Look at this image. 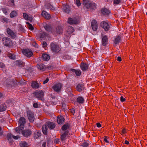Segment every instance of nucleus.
Returning <instances> with one entry per match:
<instances>
[{"label": "nucleus", "instance_id": "nucleus-1", "mask_svg": "<svg viewBox=\"0 0 147 147\" xmlns=\"http://www.w3.org/2000/svg\"><path fill=\"white\" fill-rule=\"evenodd\" d=\"M50 48L52 52L56 54H58L61 50V46L55 42L51 43L50 45Z\"/></svg>", "mask_w": 147, "mask_h": 147}, {"label": "nucleus", "instance_id": "nucleus-2", "mask_svg": "<svg viewBox=\"0 0 147 147\" xmlns=\"http://www.w3.org/2000/svg\"><path fill=\"white\" fill-rule=\"evenodd\" d=\"M2 41L3 45L9 48L12 47L13 45V42L11 39L8 37H3Z\"/></svg>", "mask_w": 147, "mask_h": 147}, {"label": "nucleus", "instance_id": "nucleus-3", "mask_svg": "<svg viewBox=\"0 0 147 147\" xmlns=\"http://www.w3.org/2000/svg\"><path fill=\"white\" fill-rule=\"evenodd\" d=\"M34 95L38 99L42 101L44 100V92L43 90H36L33 93Z\"/></svg>", "mask_w": 147, "mask_h": 147}, {"label": "nucleus", "instance_id": "nucleus-4", "mask_svg": "<svg viewBox=\"0 0 147 147\" xmlns=\"http://www.w3.org/2000/svg\"><path fill=\"white\" fill-rule=\"evenodd\" d=\"M100 26L106 32H108L111 28V24L108 22L103 21L100 23Z\"/></svg>", "mask_w": 147, "mask_h": 147}, {"label": "nucleus", "instance_id": "nucleus-5", "mask_svg": "<svg viewBox=\"0 0 147 147\" xmlns=\"http://www.w3.org/2000/svg\"><path fill=\"white\" fill-rule=\"evenodd\" d=\"M23 54L27 57L30 58L33 55V53L32 50L30 49H23L22 50Z\"/></svg>", "mask_w": 147, "mask_h": 147}, {"label": "nucleus", "instance_id": "nucleus-6", "mask_svg": "<svg viewBox=\"0 0 147 147\" xmlns=\"http://www.w3.org/2000/svg\"><path fill=\"white\" fill-rule=\"evenodd\" d=\"M47 35V34L43 31H40L36 34V37L40 40L45 39Z\"/></svg>", "mask_w": 147, "mask_h": 147}, {"label": "nucleus", "instance_id": "nucleus-7", "mask_svg": "<svg viewBox=\"0 0 147 147\" xmlns=\"http://www.w3.org/2000/svg\"><path fill=\"white\" fill-rule=\"evenodd\" d=\"M6 32L8 36L11 38V39H14L16 38L17 36L16 34L10 28H7Z\"/></svg>", "mask_w": 147, "mask_h": 147}, {"label": "nucleus", "instance_id": "nucleus-8", "mask_svg": "<svg viewBox=\"0 0 147 147\" xmlns=\"http://www.w3.org/2000/svg\"><path fill=\"white\" fill-rule=\"evenodd\" d=\"M28 119L31 122H33L34 119V113L30 110H28L27 111Z\"/></svg>", "mask_w": 147, "mask_h": 147}, {"label": "nucleus", "instance_id": "nucleus-9", "mask_svg": "<svg viewBox=\"0 0 147 147\" xmlns=\"http://www.w3.org/2000/svg\"><path fill=\"white\" fill-rule=\"evenodd\" d=\"M62 87V84L59 83L54 85L52 87V88L55 92H59L61 91Z\"/></svg>", "mask_w": 147, "mask_h": 147}, {"label": "nucleus", "instance_id": "nucleus-10", "mask_svg": "<svg viewBox=\"0 0 147 147\" xmlns=\"http://www.w3.org/2000/svg\"><path fill=\"white\" fill-rule=\"evenodd\" d=\"M22 134L24 137L28 138L31 135L32 131L30 129H26L22 130Z\"/></svg>", "mask_w": 147, "mask_h": 147}, {"label": "nucleus", "instance_id": "nucleus-11", "mask_svg": "<svg viewBox=\"0 0 147 147\" xmlns=\"http://www.w3.org/2000/svg\"><path fill=\"white\" fill-rule=\"evenodd\" d=\"M31 86L34 89H36L41 86V84L38 83L37 81H33L31 82Z\"/></svg>", "mask_w": 147, "mask_h": 147}, {"label": "nucleus", "instance_id": "nucleus-12", "mask_svg": "<svg viewBox=\"0 0 147 147\" xmlns=\"http://www.w3.org/2000/svg\"><path fill=\"white\" fill-rule=\"evenodd\" d=\"M45 123L50 130L53 129L55 127V124L53 122L47 121Z\"/></svg>", "mask_w": 147, "mask_h": 147}, {"label": "nucleus", "instance_id": "nucleus-13", "mask_svg": "<svg viewBox=\"0 0 147 147\" xmlns=\"http://www.w3.org/2000/svg\"><path fill=\"white\" fill-rule=\"evenodd\" d=\"M111 13L110 11L108 9L105 8H102L100 10L101 14L104 16H108Z\"/></svg>", "mask_w": 147, "mask_h": 147}, {"label": "nucleus", "instance_id": "nucleus-14", "mask_svg": "<svg viewBox=\"0 0 147 147\" xmlns=\"http://www.w3.org/2000/svg\"><path fill=\"white\" fill-rule=\"evenodd\" d=\"M91 26L93 30L96 31L98 29V24L95 20H92L91 22Z\"/></svg>", "mask_w": 147, "mask_h": 147}, {"label": "nucleus", "instance_id": "nucleus-15", "mask_svg": "<svg viewBox=\"0 0 147 147\" xmlns=\"http://www.w3.org/2000/svg\"><path fill=\"white\" fill-rule=\"evenodd\" d=\"M84 86V83H79L76 86V90L79 92L83 91L85 88Z\"/></svg>", "mask_w": 147, "mask_h": 147}, {"label": "nucleus", "instance_id": "nucleus-16", "mask_svg": "<svg viewBox=\"0 0 147 147\" xmlns=\"http://www.w3.org/2000/svg\"><path fill=\"white\" fill-rule=\"evenodd\" d=\"M44 27L45 29L48 32H51L52 34H53L54 32L52 31V26L51 24H46L44 26Z\"/></svg>", "mask_w": 147, "mask_h": 147}, {"label": "nucleus", "instance_id": "nucleus-17", "mask_svg": "<svg viewBox=\"0 0 147 147\" xmlns=\"http://www.w3.org/2000/svg\"><path fill=\"white\" fill-rule=\"evenodd\" d=\"M121 41V38L119 35H117L115 38L114 40L113 41V42L115 46H117Z\"/></svg>", "mask_w": 147, "mask_h": 147}, {"label": "nucleus", "instance_id": "nucleus-18", "mask_svg": "<svg viewBox=\"0 0 147 147\" xmlns=\"http://www.w3.org/2000/svg\"><path fill=\"white\" fill-rule=\"evenodd\" d=\"M63 31V28L61 26H58L56 28L55 32L57 34H61Z\"/></svg>", "mask_w": 147, "mask_h": 147}, {"label": "nucleus", "instance_id": "nucleus-19", "mask_svg": "<svg viewBox=\"0 0 147 147\" xmlns=\"http://www.w3.org/2000/svg\"><path fill=\"white\" fill-rule=\"evenodd\" d=\"M68 23L70 24H78V21L77 19H73L72 18H69L67 20Z\"/></svg>", "mask_w": 147, "mask_h": 147}, {"label": "nucleus", "instance_id": "nucleus-20", "mask_svg": "<svg viewBox=\"0 0 147 147\" xmlns=\"http://www.w3.org/2000/svg\"><path fill=\"white\" fill-rule=\"evenodd\" d=\"M101 41L102 45V46H106L108 41V36L106 35L104 36L102 38Z\"/></svg>", "mask_w": 147, "mask_h": 147}, {"label": "nucleus", "instance_id": "nucleus-21", "mask_svg": "<svg viewBox=\"0 0 147 147\" xmlns=\"http://www.w3.org/2000/svg\"><path fill=\"white\" fill-rule=\"evenodd\" d=\"M57 121L59 125H61L63 123L65 120L64 117L62 116H58L57 117Z\"/></svg>", "mask_w": 147, "mask_h": 147}, {"label": "nucleus", "instance_id": "nucleus-22", "mask_svg": "<svg viewBox=\"0 0 147 147\" xmlns=\"http://www.w3.org/2000/svg\"><path fill=\"white\" fill-rule=\"evenodd\" d=\"M42 15L44 18L47 20H49L51 18L50 15L45 11L43 10L42 11Z\"/></svg>", "mask_w": 147, "mask_h": 147}, {"label": "nucleus", "instance_id": "nucleus-23", "mask_svg": "<svg viewBox=\"0 0 147 147\" xmlns=\"http://www.w3.org/2000/svg\"><path fill=\"white\" fill-rule=\"evenodd\" d=\"M42 130L44 134L46 136L48 135V127L45 124L42 125Z\"/></svg>", "mask_w": 147, "mask_h": 147}, {"label": "nucleus", "instance_id": "nucleus-24", "mask_svg": "<svg viewBox=\"0 0 147 147\" xmlns=\"http://www.w3.org/2000/svg\"><path fill=\"white\" fill-rule=\"evenodd\" d=\"M41 133L39 131H35L33 134V137L34 139H38L41 136Z\"/></svg>", "mask_w": 147, "mask_h": 147}, {"label": "nucleus", "instance_id": "nucleus-25", "mask_svg": "<svg viewBox=\"0 0 147 147\" xmlns=\"http://www.w3.org/2000/svg\"><path fill=\"white\" fill-rule=\"evenodd\" d=\"M80 66L82 70L83 71H86L88 69V66L86 63H84L82 62Z\"/></svg>", "mask_w": 147, "mask_h": 147}, {"label": "nucleus", "instance_id": "nucleus-26", "mask_svg": "<svg viewBox=\"0 0 147 147\" xmlns=\"http://www.w3.org/2000/svg\"><path fill=\"white\" fill-rule=\"evenodd\" d=\"M69 131H66L62 134L60 137L61 140L63 141L65 139V138L68 135Z\"/></svg>", "mask_w": 147, "mask_h": 147}, {"label": "nucleus", "instance_id": "nucleus-27", "mask_svg": "<svg viewBox=\"0 0 147 147\" xmlns=\"http://www.w3.org/2000/svg\"><path fill=\"white\" fill-rule=\"evenodd\" d=\"M24 126H23L22 125H20L16 128L15 131L16 132L20 134V132L22 131L23 129H24Z\"/></svg>", "mask_w": 147, "mask_h": 147}, {"label": "nucleus", "instance_id": "nucleus-28", "mask_svg": "<svg viewBox=\"0 0 147 147\" xmlns=\"http://www.w3.org/2000/svg\"><path fill=\"white\" fill-rule=\"evenodd\" d=\"M37 68L39 70L42 71H44L46 69V67L43 64H37L36 65Z\"/></svg>", "mask_w": 147, "mask_h": 147}, {"label": "nucleus", "instance_id": "nucleus-29", "mask_svg": "<svg viewBox=\"0 0 147 147\" xmlns=\"http://www.w3.org/2000/svg\"><path fill=\"white\" fill-rule=\"evenodd\" d=\"M19 123L20 125H22L23 126H24V124L26 122V120L24 117H20L19 119Z\"/></svg>", "mask_w": 147, "mask_h": 147}, {"label": "nucleus", "instance_id": "nucleus-30", "mask_svg": "<svg viewBox=\"0 0 147 147\" xmlns=\"http://www.w3.org/2000/svg\"><path fill=\"white\" fill-rule=\"evenodd\" d=\"M84 6L87 9H90L91 2L90 1H84L83 2Z\"/></svg>", "mask_w": 147, "mask_h": 147}, {"label": "nucleus", "instance_id": "nucleus-31", "mask_svg": "<svg viewBox=\"0 0 147 147\" xmlns=\"http://www.w3.org/2000/svg\"><path fill=\"white\" fill-rule=\"evenodd\" d=\"M84 100L82 96H78L76 99L77 102L79 104H81L84 102Z\"/></svg>", "mask_w": 147, "mask_h": 147}, {"label": "nucleus", "instance_id": "nucleus-32", "mask_svg": "<svg viewBox=\"0 0 147 147\" xmlns=\"http://www.w3.org/2000/svg\"><path fill=\"white\" fill-rule=\"evenodd\" d=\"M16 66H23L24 65V63L22 61L19 60H16L15 62Z\"/></svg>", "mask_w": 147, "mask_h": 147}, {"label": "nucleus", "instance_id": "nucleus-33", "mask_svg": "<svg viewBox=\"0 0 147 147\" xmlns=\"http://www.w3.org/2000/svg\"><path fill=\"white\" fill-rule=\"evenodd\" d=\"M42 57V59L45 61H48L50 58L49 56L46 53H43Z\"/></svg>", "mask_w": 147, "mask_h": 147}, {"label": "nucleus", "instance_id": "nucleus-34", "mask_svg": "<svg viewBox=\"0 0 147 147\" xmlns=\"http://www.w3.org/2000/svg\"><path fill=\"white\" fill-rule=\"evenodd\" d=\"M18 13L16 11H12L10 13V16L11 18L16 17L18 15Z\"/></svg>", "mask_w": 147, "mask_h": 147}, {"label": "nucleus", "instance_id": "nucleus-35", "mask_svg": "<svg viewBox=\"0 0 147 147\" xmlns=\"http://www.w3.org/2000/svg\"><path fill=\"white\" fill-rule=\"evenodd\" d=\"M12 138H13V135L11 133L7 134V140L9 141L10 142L12 143L13 142L12 140Z\"/></svg>", "mask_w": 147, "mask_h": 147}, {"label": "nucleus", "instance_id": "nucleus-36", "mask_svg": "<svg viewBox=\"0 0 147 147\" xmlns=\"http://www.w3.org/2000/svg\"><path fill=\"white\" fill-rule=\"evenodd\" d=\"M69 127V124L68 123H66L64 124L61 128L62 131H66V130Z\"/></svg>", "mask_w": 147, "mask_h": 147}, {"label": "nucleus", "instance_id": "nucleus-37", "mask_svg": "<svg viewBox=\"0 0 147 147\" xmlns=\"http://www.w3.org/2000/svg\"><path fill=\"white\" fill-rule=\"evenodd\" d=\"M7 106L5 104H2L0 106V112L5 111L6 109Z\"/></svg>", "mask_w": 147, "mask_h": 147}, {"label": "nucleus", "instance_id": "nucleus-38", "mask_svg": "<svg viewBox=\"0 0 147 147\" xmlns=\"http://www.w3.org/2000/svg\"><path fill=\"white\" fill-rule=\"evenodd\" d=\"M74 28L70 26L68 27L67 32L69 34H71L74 32Z\"/></svg>", "mask_w": 147, "mask_h": 147}, {"label": "nucleus", "instance_id": "nucleus-39", "mask_svg": "<svg viewBox=\"0 0 147 147\" xmlns=\"http://www.w3.org/2000/svg\"><path fill=\"white\" fill-rule=\"evenodd\" d=\"M23 17L26 20H29L30 21L32 20V17H29L28 14L25 13H23Z\"/></svg>", "mask_w": 147, "mask_h": 147}, {"label": "nucleus", "instance_id": "nucleus-40", "mask_svg": "<svg viewBox=\"0 0 147 147\" xmlns=\"http://www.w3.org/2000/svg\"><path fill=\"white\" fill-rule=\"evenodd\" d=\"M20 146L21 147H27L28 144L25 141L22 142L19 144Z\"/></svg>", "mask_w": 147, "mask_h": 147}, {"label": "nucleus", "instance_id": "nucleus-41", "mask_svg": "<svg viewBox=\"0 0 147 147\" xmlns=\"http://www.w3.org/2000/svg\"><path fill=\"white\" fill-rule=\"evenodd\" d=\"M6 81V83L7 84V85H8V86H11L13 83V81L10 79H7Z\"/></svg>", "mask_w": 147, "mask_h": 147}, {"label": "nucleus", "instance_id": "nucleus-42", "mask_svg": "<svg viewBox=\"0 0 147 147\" xmlns=\"http://www.w3.org/2000/svg\"><path fill=\"white\" fill-rule=\"evenodd\" d=\"M1 10L3 13L5 15H7L8 13L9 9L7 7H4L1 8Z\"/></svg>", "mask_w": 147, "mask_h": 147}, {"label": "nucleus", "instance_id": "nucleus-43", "mask_svg": "<svg viewBox=\"0 0 147 147\" xmlns=\"http://www.w3.org/2000/svg\"><path fill=\"white\" fill-rule=\"evenodd\" d=\"M26 24L28 25V27L30 30H33L34 29V28L32 25L28 22H27Z\"/></svg>", "mask_w": 147, "mask_h": 147}, {"label": "nucleus", "instance_id": "nucleus-44", "mask_svg": "<svg viewBox=\"0 0 147 147\" xmlns=\"http://www.w3.org/2000/svg\"><path fill=\"white\" fill-rule=\"evenodd\" d=\"M96 8V5L94 3L91 2L90 9H94Z\"/></svg>", "mask_w": 147, "mask_h": 147}, {"label": "nucleus", "instance_id": "nucleus-45", "mask_svg": "<svg viewBox=\"0 0 147 147\" xmlns=\"http://www.w3.org/2000/svg\"><path fill=\"white\" fill-rule=\"evenodd\" d=\"M9 20L8 18L4 17L1 19V21L3 22L8 23L9 22Z\"/></svg>", "mask_w": 147, "mask_h": 147}, {"label": "nucleus", "instance_id": "nucleus-46", "mask_svg": "<svg viewBox=\"0 0 147 147\" xmlns=\"http://www.w3.org/2000/svg\"><path fill=\"white\" fill-rule=\"evenodd\" d=\"M8 57L9 58L13 60L15 59L16 58L15 56L12 53L9 54L8 55Z\"/></svg>", "mask_w": 147, "mask_h": 147}, {"label": "nucleus", "instance_id": "nucleus-47", "mask_svg": "<svg viewBox=\"0 0 147 147\" xmlns=\"http://www.w3.org/2000/svg\"><path fill=\"white\" fill-rule=\"evenodd\" d=\"M75 74L76 76H80L81 74V71L80 70H76Z\"/></svg>", "mask_w": 147, "mask_h": 147}, {"label": "nucleus", "instance_id": "nucleus-48", "mask_svg": "<svg viewBox=\"0 0 147 147\" xmlns=\"http://www.w3.org/2000/svg\"><path fill=\"white\" fill-rule=\"evenodd\" d=\"M18 28L20 31L24 32L25 30L21 25L20 24L18 25Z\"/></svg>", "mask_w": 147, "mask_h": 147}, {"label": "nucleus", "instance_id": "nucleus-49", "mask_svg": "<svg viewBox=\"0 0 147 147\" xmlns=\"http://www.w3.org/2000/svg\"><path fill=\"white\" fill-rule=\"evenodd\" d=\"M64 11L67 13H69V11H70V10L69 9V8L68 7H65L64 8Z\"/></svg>", "mask_w": 147, "mask_h": 147}, {"label": "nucleus", "instance_id": "nucleus-50", "mask_svg": "<svg viewBox=\"0 0 147 147\" xmlns=\"http://www.w3.org/2000/svg\"><path fill=\"white\" fill-rule=\"evenodd\" d=\"M121 2V0H113V3L115 5H118Z\"/></svg>", "mask_w": 147, "mask_h": 147}, {"label": "nucleus", "instance_id": "nucleus-51", "mask_svg": "<svg viewBox=\"0 0 147 147\" xmlns=\"http://www.w3.org/2000/svg\"><path fill=\"white\" fill-rule=\"evenodd\" d=\"M89 145V144L86 142H84L82 143V146L83 147H87Z\"/></svg>", "mask_w": 147, "mask_h": 147}, {"label": "nucleus", "instance_id": "nucleus-52", "mask_svg": "<svg viewBox=\"0 0 147 147\" xmlns=\"http://www.w3.org/2000/svg\"><path fill=\"white\" fill-rule=\"evenodd\" d=\"M9 2L12 6L15 5L14 0H8Z\"/></svg>", "mask_w": 147, "mask_h": 147}, {"label": "nucleus", "instance_id": "nucleus-53", "mask_svg": "<svg viewBox=\"0 0 147 147\" xmlns=\"http://www.w3.org/2000/svg\"><path fill=\"white\" fill-rule=\"evenodd\" d=\"M76 3L78 6H80L81 3L79 0H77L76 1Z\"/></svg>", "mask_w": 147, "mask_h": 147}, {"label": "nucleus", "instance_id": "nucleus-54", "mask_svg": "<svg viewBox=\"0 0 147 147\" xmlns=\"http://www.w3.org/2000/svg\"><path fill=\"white\" fill-rule=\"evenodd\" d=\"M70 110L71 113L73 115H74L75 112V109L74 108H72L71 109H70Z\"/></svg>", "mask_w": 147, "mask_h": 147}, {"label": "nucleus", "instance_id": "nucleus-55", "mask_svg": "<svg viewBox=\"0 0 147 147\" xmlns=\"http://www.w3.org/2000/svg\"><path fill=\"white\" fill-rule=\"evenodd\" d=\"M47 42L45 41H43L42 43V47H43L45 48L47 47Z\"/></svg>", "mask_w": 147, "mask_h": 147}, {"label": "nucleus", "instance_id": "nucleus-56", "mask_svg": "<svg viewBox=\"0 0 147 147\" xmlns=\"http://www.w3.org/2000/svg\"><path fill=\"white\" fill-rule=\"evenodd\" d=\"M120 100L121 102H124L125 101L126 99L124 98L123 96H121L120 98Z\"/></svg>", "mask_w": 147, "mask_h": 147}, {"label": "nucleus", "instance_id": "nucleus-57", "mask_svg": "<svg viewBox=\"0 0 147 147\" xmlns=\"http://www.w3.org/2000/svg\"><path fill=\"white\" fill-rule=\"evenodd\" d=\"M5 67V65L2 62H0V67L1 68H3L4 67Z\"/></svg>", "mask_w": 147, "mask_h": 147}, {"label": "nucleus", "instance_id": "nucleus-58", "mask_svg": "<svg viewBox=\"0 0 147 147\" xmlns=\"http://www.w3.org/2000/svg\"><path fill=\"white\" fill-rule=\"evenodd\" d=\"M33 105V107L35 108H37L38 107V105L37 103H34Z\"/></svg>", "mask_w": 147, "mask_h": 147}, {"label": "nucleus", "instance_id": "nucleus-59", "mask_svg": "<svg viewBox=\"0 0 147 147\" xmlns=\"http://www.w3.org/2000/svg\"><path fill=\"white\" fill-rule=\"evenodd\" d=\"M13 138L15 140H17L20 138L19 136H15L13 135Z\"/></svg>", "mask_w": 147, "mask_h": 147}, {"label": "nucleus", "instance_id": "nucleus-60", "mask_svg": "<svg viewBox=\"0 0 147 147\" xmlns=\"http://www.w3.org/2000/svg\"><path fill=\"white\" fill-rule=\"evenodd\" d=\"M49 103L50 104L52 105H55L57 104L56 102H53V101H50Z\"/></svg>", "mask_w": 147, "mask_h": 147}, {"label": "nucleus", "instance_id": "nucleus-61", "mask_svg": "<svg viewBox=\"0 0 147 147\" xmlns=\"http://www.w3.org/2000/svg\"><path fill=\"white\" fill-rule=\"evenodd\" d=\"M104 141H105V142L107 143H109V142L107 140V136H105L104 137Z\"/></svg>", "mask_w": 147, "mask_h": 147}, {"label": "nucleus", "instance_id": "nucleus-62", "mask_svg": "<svg viewBox=\"0 0 147 147\" xmlns=\"http://www.w3.org/2000/svg\"><path fill=\"white\" fill-rule=\"evenodd\" d=\"M3 134V131H2V128L0 126V136H2Z\"/></svg>", "mask_w": 147, "mask_h": 147}, {"label": "nucleus", "instance_id": "nucleus-63", "mask_svg": "<svg viewBox=\"0 0 147 147\" xmlns=\"http://www.w3.org/2000/svg\"><path fill=\"white\" fill-rule=\"evenodd\" d=\"M50 5H51L50 4L47 3L46 5L45 6L47 8L50 9V7H51Z\"/></svg>", "mask_w": 147, "mask_h": 147}, {"label": "nucleus", "instance_id": "nucleus-64", "mask_svg": "<svg viewBox=\"0 0 147 147\" xmlns=\"http://www.w3.org/2000/svg\"><path fill=\"white\" fill-rule=\"evenodd\" d=\"M49 79L48 78H47L43 82V84H45L47 83L49 81Z\"/></svg>", "mask_w": 147, "mask_h": 147}]
</instances>
